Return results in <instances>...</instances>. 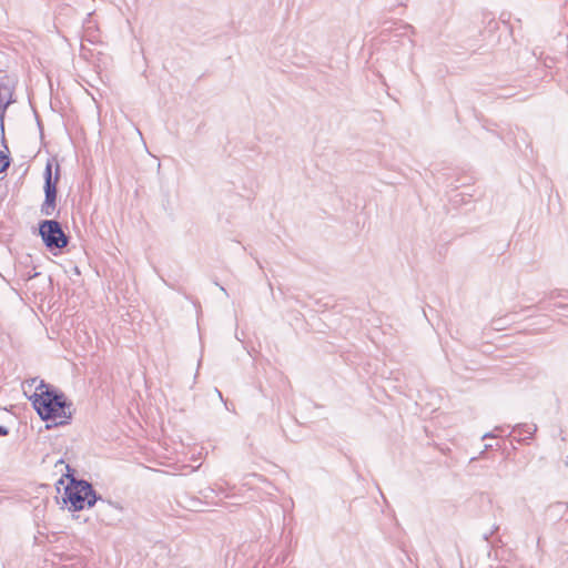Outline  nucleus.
<instances>
[{"label":"nucleus","instance_id":"obj_2","mask_svg":"<svg viewBox=\"0 0 568 568\" xmlns=\"http://www.w3.org/2000/svg\"><path fill=\"white\" fill-rule=\"evenodd\" d=\"M97 501L105 503L110 507L122 510V506L111 500L105 501L85 479H72L64 487L63 503L69 510L80 511L93 507Z\"/></svg>","mask_w":568,"mask_h":568},{"label":"nucleus","instance_id":"obj_20","mask_svg":"<svg viewBox=\"0 0 568 568\" xmlns=\"http://www.w3.org/2000/svg\"><path fill=\"white\" fill-rule=\"evenodd\" d=\"M58 464H64V462L62 459H60L59 462H57V465Z\"/></svg>","mask_w":568,"mask_h":568},{"label":"nucleus","instance_id":"obj_7","mask_svg":"<svg viewBox=\"0 0 568 568\" xmlns=\"http://www.w3.org/2000/svg\"><path fill=\"white\" fill-rule=\"evenodd\" d=\"M16 99H8V100H0V131H1V144L4 148L6 151H8V144L4 135V115L7 109L16 103Z\"/></svg>","mask_w":568,"mask_h":568},{"label":"nucleus","instance_id":"obj_18","mask_svg":"<svg viewBox=\"0 0 568 568\" xmlns=\"http://www.w3.org/2000/svg\"><path fill=\"white\" fill-rule=\"evenodd\" d=\"M561 506H562V504L558 503V504L554 505L552 507H561Z\"/></svg>","mask_w":568,"mask_h":568},{"label":"nucleus","instance_id":"obj_3","mask_svg":"<svg viewBox=\"0 0 568 568\" xmlns=\"http://www.w3.org/2000/svg\"><path fill=\"white\" fill-rule=\"evenodd\" d=\"M38 231L43 245L50 252L61 251L70 242V236L65 234L61 223L55 219L41 220L38 224Z\"/></svg>","mask_w":568,"mask_h":568},{"label":"nucleus","instance_id":"obj_9","mask_svg":"<svg viewBox=\"0 0 568 568\" xmlns=\"http://www.w3.org/2000/svg\"><path fill=\"white\" fill-rule=\"evenodd\" d=\"M11 164V158L9 155V150L7 153L4 151H0V173L6 172Z\"/></svg>","mask_w":568,"mask_h":568},{"label":"nucleus","instance_id":"obj_11","mask_svg":"<svg viewBox=\"0 0 568 568\" xmlns=\"http://www.w3.org/2000/svg\"><path fill=\"white\" fill-rule=\"evenodd\" d=\"M548 297H549L550 300H552V298H557V297H564V298H566V297H567V295H565V294L562 293V291H560V290H554V291H551V292L549 293Z\"/></svg>","mask_w":568,"mask_h":568},{"label":"nucleus","instance_id":"obj_14","mask_svg":"<svg viewBox=\"0 0 568 568\" xmlns=\"http://www.w3.org/2000/svg\"><path fill=\"white\" fill-rule=\"evenodd\" d=\"M9 435V429L4 426L0 425V437H6Z\"/></svg>","mask_w":568,"mask_h":568},{"label":"nucleus","instance_id":"obj_4","mask_svg":"<svg viewBox=\"0 0 568 568\" xmlns=\"http://www.w3.org/2000/svg\"><path fill=\"white\" fill-rule=\"evenodd\" d=\"M61 175V168L57 163L54 175L52 173V162L49 160L43 172V192L44 200L41 204L40 212L44 216H51L57 210L58 183Z\"/></svg>","mask_w":568,"mask_h":568},{"label":"nucleus","instance_id":"obj_6","mask_svg":"<svg viewBox=\"0 0 568 568\" xmlns=\"http://www.w3.org/2000/svg\"><path fill=\"white\" fill-rule=\"evenodd\" d=\"M537 432L536 424H517L513 427L511 433L518 434V437H515V440L518 443H527L528 439H531Z\"/></svg>","mask_w":568,"mask_h":568},{"label":"nucleus","instance_id":"obj_10","mask_svg":"<svg viewBox=\"0 0 568 568\" xmlns=\"http://www.w3.org/2000/svg\"><path fill=\"white\" fill-rule=\"evenodd\" d=\"M65 470L67 473L64 474V476L69 478L70 481H72V479H77L74 477L75 470L70 465H65Z\"/></svg>","mask_w":568,"mask_h":568},{"label":"nucleus","instance_id":"obj_12","mask_svg":"<svg viewBox=\"0 0 568 568\" xmlns=\"http://www.w3.org/2000/svg\"><path fill=\"white\" fill-rule=\"evenodd\" d=\"M39 275H40V273H38V272H36V271H33V272H31V271H30V272L24 273L22 276H23V278H24L26 281H30V280H32V278H34V277H37V276H39Z\"/></svg>","mask_w":568,"mask_h":568},{"label":"nucleus","instance_id":"obj_8","mask_svg":"<svg viewBox=\"0 0 568 568\" xmlns=\"http://www.w3.org/2000/svg\"><path fill=\"white\" fill-rule=\"evenodd\" d=\"M16 99H8V100H0V131H1V144L4 148L6 151H8V144L4 135V115L7 109L16 103Z\"/></svg>","mask_w":568,"mask_h":568},{"label":"nucleus","instance_id":"obj_1","mask_svg":"<svg viewBox=\"0 0 568 568\" xmlns=\"http://www.w3.org/2000/svg\"><path fill=\"white\" fill-rule=\"evenodd\" d=\"M32 406L39 417L44 422H53L47 424V428L52 426H63L70 423L72 418V402L67 398L63 392L40 381L36 392L29 397Z\"/></svg>","mask_w":568,"mask_h":568},{"label":"nucleus","instance_id":"obj_17","mask_svg":"<svg viewBox=\"0 0 568 568\" xmlns=\"http://www.w3.org/2000/svg\"><path fill=\"white\" fill-rule=\"evenodd\" d=\"M490 437H495V435H494V434H491V433H487V434H485V435L483 436V439L490 438Z\"/></svg>","mask_w":568,"mask_h":568},{"label":"nucleus","instance_id":"obj_5","mask_svg":"<svg viewBox=\"0 0 568 568\" xmlns=\"http://www.w3.org/2000/svg\"><path fill=\"white\" fill-rule=\"evenodd\" d=\"M18 85V78L8 73H0V100L16 99L14 91Z\"/></svg>","mask_w":568,"mask_h":568},{"label":"nucleus","instance_id":"obj_15","mask_svg":"<svg viewBox=\"0 0 568 568\" xmlns=\"http://www.w3.org/2000/svg\"><path fill=\"white\" fill-rule=\"evenodd\" d=\"M287 556H288V554H285V555H283V556H281V557L278 556V557L276 558V564H280V562H281V564H283V562H285V560H286Z\"/></svg>","mask_w":568,"mask_h":568},{"label":"nucleus","instance_id":"obj_16","mask_svg":"<svg viewBox=\"0 0 568 568\" xmlns=\"http://www.w3.org/2000/svg\"><path fill=\"white\" fill-rule=\"evenodd\" d=\"M554 306L559 308H568V305L566 304H554Z\"/></svg>","mask_w":568,"mask_h":568},{"label":"nucleus","instance_id":"obj_19","mask_svg":"<svg viewBox=\"0 0 568 568\" xmlns=\"http://www.w3.org/2000/svg\"><path fill=\"white\" fill-rule=\"evenodd\" d=\"M216 392H217L219 396L222 398V393L219 389H216Z\"/></svg>","mask_w":568,"mask_h":568},{"label":"nucleus","instance_id":"obj_13","mask_svg":"<svg viewBox=\"0 0 568 568\" xmlns=\"http://www.w3.org/2000/svg\"><path fill=\"white\" fill-rule=\"evenodd\" d=\"M36 120H37V124H38V128L40 130V133L41 135L43 134V125H42V122L40 120V116L36 113Z\"/></svg>","mask_w":568,"mask_h":568},{"label":"nucleus","instance_id":"obj_21","mask_svg":"<svg viewBox=\"0 0 568 568\" xmlns=\"http://www.w3.org/2000/svg\"><path fill=\"white\" fill-rule=\"evenodd\" d=\"M58 484H63V479H62V478H60V479H59V481H58Z\"/></svg>","mask_w":568,"mask_h":568}]
</instances>
